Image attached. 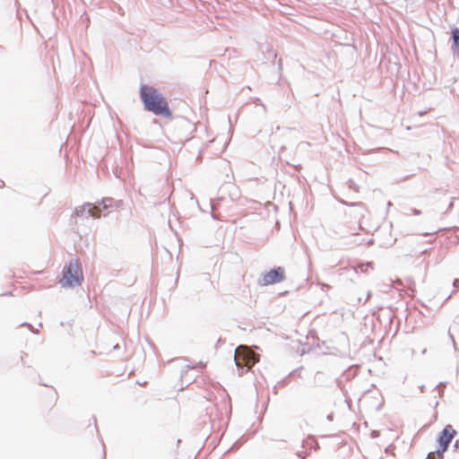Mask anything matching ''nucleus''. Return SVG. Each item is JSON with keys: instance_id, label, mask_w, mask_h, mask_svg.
<instances>
[{"instance_id": "obj_1", "label": "nucleus", "mask_w": 459, "mask_h": 459, "mask_svg": "<svg viewBox=\"0 0 459 459\" xmlns=\"http://www.w3.org/2000/svg\"><path fill=\"white\" fill-rule=\"evenodd\" d=\"M140 95L146 110L165 117H170L171 114L166 100L155 88L142 85Z\"/></svg>"}, {"instance_id": "obj_2", "label": "nucleus", "mask_w": 459, "mask_h": 459, "mask_svg": "<svg viewBox=\"0 0 459 459\" xmlns=\"http://www.w3.org/2000/svg\"><path fill=\"white\" fill-rule=\"evenodd\" d=\"M83 274L78 259L71 260L63 269V277L59 281L62 287L74 288L81 285Z\"/></svg>"}, {"instance_id": "obj_3", "label": "nucleus", "mask_w": 459, "mask_h": 459, "mask_svg": "<svg viewBox=\"0 0 459 459\" xmlns=\"http://www.w3.org/2000/svg\"><path fill=\"white\" fill-rule=\"evenodd\" d=\"M234 360L239 375H241L258 362L259 359L258 355L248 350L247 347L240 345L235 350Z\"/></svg>"}, {"instance_id": "obj_4", "label": "nucleus", "mask_w": 459, "mask_h": 459, "mask_svg": "<svg viewBox=\"0 0 459 459\" xmlns=\"http://www.w3.org/2000/svg\"><path fill=\"white\" fill-rule=\"evenodd\" d=\"M111 204H112V199H109V198L103 199L98 204L86 203L75 209L74 215L76 217H81V218H90V217L97 218L101 215V211L108 209L109 206H111Z\"/></svg>"}, {"instance_id": "obj_5", "label": "nucleus", "mask_w": 459, "mask_h": 459, "mask_svg": "<svg viewBox=\"0 0 459 459\" xmlns=\"http://www.w3.org/2000/svg\"><path fill=\"white\" fill-rule=\"evenodd\" d=\"M284 279V270L281 267L272 269L263 277L264 285L273 284L281 281Z\"/></svg>"}, {"instance_id": "obj_6", "label": "nucleus", "mask_w": 459, "mask_h": 459, "mask_svg": "<svg viewBox=\"0 0 459 459\" xmlns=\"http://www.w3.org/2000/svg\"><path fill=\"white\" fill-rule=\"evenodd\" d=\"M454 433L455 430L452 429L451 426L449 425L443 429L441 436L438 437V443L441 447V453H444L446 450L449 443L453 438Z\"/></svg>"}, {"instance_id": "obj_7", "label": "nucleus", "mask_w": 459, "mask_h": 459, "mask_svg": "<svg viewBox=\"0 0 459 459\" xmlns=\"http://www.w3.org/2000/svg\"><path fill=\"white\" fill-rule=\"evenodd\" d=\"M452 36H453L452 49L455 54H459V29L458 28L453 29Z\"/></svg>"}, {"instance_id": "obj_8", "label": "nucleus", "mask_w": 459, "mask_h": 459, "mask_svg": "<svg viewBox=\"0 0 459 459\" xmlns=\"http://www.w3.org/2000/svg\"><path fill=\"white\" fill-rule=\"evenodd\" d=\"M443 453H441L439 450L437 452H430L428 455L427 459H442L443 458Z\"/></svg>"}, {"instance_id": "obj_9", "label": "nucleus", "mask_w": 459, "mask_h": 459, "mask_svg": "<svg viewBox=\"0 0 459 459\" xmlns=\"http://www.w3.org/2000/svg\"><path fill=\"white\" fill-rule=\"evenodd\" d=\"M458 282H459V280H458V279H456V280H455V281H454V283H453V285H454V287H455V289H458Z\"/></svg>"}, {"instance_id": "obj_10", "label": "nucleus", "mask_w": 459, "mask_h": 459, "mask_svg": "<svg viewBox=\"0 0 459 459\" xmlns=\"http://www.w3.org/2000/svg\"><path fill=\"white\" fill-rule=\"evenodd\" d=\"M413 213H414V214H416V215H418V214H420V212L419 210L414 209V210H413Z\"/></svg>"}, {"instance_id": "obj_11", "label": "nucleus", "mask_w": 459, "mask_h": 459, "mask_svg": "<svg viewBox=\"0 0 459 459\" xmlns=\"http://www.w3.org/2000/svg\"><path fill=\"white\" fill-rule=\"evenodd\" d=\"M387 205H388V207H391L392 203H391V202H388Z\"/></svg>"}]
</instances>
